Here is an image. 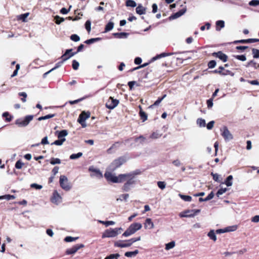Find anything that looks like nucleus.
I'll use <instances>...</instances> for the list:
<instances>
[{
	"mask_svg": "<svg viewBox=\"0 0 259 259\" xmlns=\"http://www.w3.org/2000/svg\"><path fill=\"white\" fill-rule=\"evenodd\" d=\"M104 177L108 182L113 183H121L124 182V178L125 176L124 174H120L118 176H116L111 172L106 171Z\"/></svg>",
	"mask_w": 259,
	"mask_h": 259,
	"instance_id": "obj_1",
	"label": "nucleus"
},
{
	"mask_svg": "<svg viewBox=\"0 0 259 259\" xmlns=\"http://www.w3.org/2000/svg\"><path fill=\"white\" fill-rule=\"evenodd\" d=\"M142 224L139 223L132 224L122 234V236L128 237L135 234L137 231L142 228Z\"/></svg>",
	"mask_w": 259,
	"mask_h": 259,
	"instance_id": "obj_2",
	"label": "nucleus"
},
{
	"mask_svg": "<svg viewBox=\"0 0 259 259\" xmlns=\"http://www.w3.org/2000/svg\"><path fill=\"white\" fill-rule=\"evenodd\" d=\"M126 182L124 184L122 187V190L125 192L129 191L134 185L136 184V181L135 178L132 177H125L124 178V182Z\"/></svg>",
	"mask_w": 259,
	"mask_h": 259,
	"instance_id": "obj_3",
	"label": "nucleus"
},
{
	"mask_svg": "<svg viewBox=\"0 0 259 259\" xmlns=\"http://www.w3.org/2000/svg\"><path fill=\"white\" fill-rule=\"evenodd\" d=\"M122 230V228H115L114 229L110 228L106 230L102 234V238H111L115 237L118 234L121 233V231Z\"/></svg>",
	"mask_w": 259,
	"mask_h": 259,
	"instance_id": "obj_4",
	"label": "nucleus"
},
{
	"mask_svg": "<svg viewBox=\"0 0 259 259\" xmlns=\"http://www.w3.org/2000/svg\"><path fill=\"white\" fill-rule=\"evenodd\" d=\"M72 49H69L67 50L65 52V53L62 56V62H59L56 64V66H58V68L60 66L61 64L69 59L71 57L73 56L74 54H76L77 52H79L81 51V45L78 46L77 47V50L76 52L73 53L72 52Z\"/></svg>",
	"mask_w": 259,
	"mask_h": 259,
	"instance_id": "obj_5",
	"label": "nucleus"
},
{
	"mask_svg": "<svg viewBox=\"0 0 259 259\" xmlns=\"http://www.w3.org/2000/svg\"><path fill=\"white\" fill-rule=\"evenodd\" d=\"M126 161V159L124 156L118 157V158L113 160V161L109 165V169L111 171L115 170L116 168H118L124 162H125Z\"/></svg>",
	"mask_w": 259,
	"mask_h": 259,
	"instance_id": "obj_6",
	"label": "nucleus"
},
{
	"mask_svg": "<svg viewBox=\"0 0 259 259\" xmlns=\"http://www.w3.org/2000/svg\"><path fill=\"white\" fill-rule=\"evenodd\" d=\"M33 118V115H27L24 118L17 119L15 121V123L19 127H25L29 123Z\"/></svg>",
	"mask_w": 259,
	"mask_h": 259,
	"instance_id": "obj_7",
	"label": "nucleus"
},
{
	"mask_svg": "<svg viewBox=\"0 0 259 259\" xmlns=\"http://www.w3.org/2000/svg\"><path fill=\"white\" fill-rule=\"evenodd\" d=\"M89 170L91 172V177L97 179H101L103 178L102 172L99 169L92 166L89 167Z\"/></svg>",
	"mask_w": 259,
	"mask_h": 259,
	"instance_id": "obj_8",
	"label": "nucleus"
},
{
	"mask_svg": "<svg viewBox=\"0 0 259 259\" xmlns=\"http://www.w3.org/2000/svg\"><path fill=\"white\" fill-rule=\"evenodd\" d=\"M60 184L62 189L66 191L70 189V186L68 183L67 178L65 176H61L59 180Z\"/></svg>",
	"mask_w": 259,
	"mask_h": 259,
	"instance_id": "obj_9",
	"label": "nucleus"
},
{
	"mask_svg": "<svg viewBox=\"0 0 259 259\" xmlns=\"http://www.w3.org/2000/svg\"><path fill=\"white\" fill-rule=\"evenodd\" d=\"M221 131H222L221 135L226 142H228L233 139L232 134L229 131L227 127L224 126Z\"/></svg>",
	"mask_w": 259,
	"mask_h": 259,
	"instance_id": "obj_10",
	"label": "nucleus"
},
{
	"mask_svg": "<svg viewBox=\"0 0 259 259\" xmlns=\"http://www.w3.org/2000/svg\"><path fill=\"white\" fill-rule=\"evenodd\" d=\"M118 100L115 99L113 98L110 97L106 103V106L108 109H113L118 105Z\"/></svg>",
	"mask_w": 259,
	"mask_h": 259,
	"instance_id": "obj_11",
	"label": "nucleus"
},
{
	"mask_svg": "<svg viewBox=\"0 0 259 259\" xmlns=\"http://www.w3.org/2000/svg\"><path fill=\"white\" fill-rule=\"evenodd\" d=\"M114 246L120 248H124L130 247L131 245L128 240L125 241L118 240L114 243Z\"/></svg>",
	"mask_w": 259,
	"mask_h": 259,
	"instance_id": "obj_12",
	"label": "nucleus"
},
{
	"mask_svg": "<svg viewBox=\"0 0 259 259\" xmlns=\"http://www.w3.org/2000/svg\"><path fill=\"white\" fill-rule=\"evenodd\" d=\"M213 57H218L220 60H222L224 62H226L227 61V56L224 54L222 51H219L218 52H214L212 54Z\"/></svg>",
	"mask_w": 259,
	"mask_h": 259,
	"instance_id": "obj_13",
	"label": "nucleus"
},
{
	"mask_svg": "<svg viewBox=\"0 0 259 259\" xmlns=\"http://www.w3.org/2000/svg\"><path fill=\"white\" fill-rule=\"evenodd\" d=\"M186 12V8L182 9L180 10H179L178 12L174 13V14L171 15L169 17V20H174L177 18H179L183 15H184L185 12Z\"/></svg>",
	"mask_w": 259,
	"mask_h": 259,
	"instance_id": "obj_14",
	"label": "nucleus"
},
{
	"mask_svg": "<svg viewBox=\"0 0 259 259\" xmlns=\"http://www.w3.org/2000/svg\"><path fill=\"white\" fill-rule=\"evenodd\" d=\"M81 248V244H77L72 247L67 249L66 251V254H73Z\"/></svg>",
	"mask_w": 259,
	"mask_h": 259,
	"instance_id": "obj_15",
	"label": "nucleus"
},
{
	"mask_svg": "<svg viewBox=\"0 0 259 259\" xmlns=\"http://www.w3.org/2000/svg\"><path fill=\"white\" fill-rule=\"evenodd\" d=\"M259 39L256 38H249L247 39H241L239 40H236L234 41L235 44H238V43H253L255 42H258Z\"/></svg>",
	"mask_w": 259,
	"mask_h": 259,
	"instance_id": "obj_16",
	"label": "nucleus"
},
{
	"mask_svg": "<svg viewBox=\"0 0 259 259\" xmlns=\"http://www.w3.org/2000/svg\"><path fill=\"white\" fill-rule=\"evenodd\" d=\"M61 197L57 191H55L53 194V197L52 198V202L54 203L58 204L61 202Z\"/></svg>",
	"mask_w": 259,
	"mask_h": 259,
	"instance_id": "obj_17",
	"label": "nucleus"
},
{
	"mask_svg": "<svg viewBox=\"0 0 259 259\" xmlns=\"http://www.w3.org/2000/svg\"><path fill=\"white\" fill-rule=\"evenodd\" d=\"M236 227L234 226L232 227H227L223 229H218L216 231L217 233L220 234V233H223L225 232H230V231H233L235 230Z\"/></svg>",
	"mask_w": 259,
	"mask_h": 259,
	"instance_id": "obj_18",
	"label": "nucleus"
},
{
	"mask_svg": "<svg viewBox=\"0 0 259 259\" xmlns=\"http://www.w3.org/2000/svg\"><path fill=\"white\" fill-rule=\"evenodd\" d=\"M175 53H162L159 55H156V56L154 57L153 58H152V61H155L157 59H160L162 57H167V56H171L174 54H175Z\"/></svg>",
	"mask_w": 259,
	"mask_h": 259,
	"instance_id": "obj_19",
	"label": "nucleus"
},
{
	"mask_svg": "<svg viewBox=\"0 0 259 259\" xmlns=\"http://www.w3.org/2000/svg\"><path fill=\"white\" fill-rule=\"evenodd\" d=\"M144 227L146 229H152L154 227L153 223L152 222V220L150 218H148L146 220L145 223L144 224Z\"/></svg>",
	"mask_w": 259,
	"mask_h": 259,
	"instance_id": "obj_20",
	"label": "nucleus"
},
{
	"mask_svg": "<svg viewBox=\"0 0 259 259\" xmlns=\"http://www.w3.org/2000/svg\"><path fill=\"white\" fill-rule=\"evenodd\" d=\"M56 134H57V137L58 139H63L65 138V137H66L68 135V132L67 130H62L61 131H57L56 132Z\"/></svg>",
	"mask_w": 259,
	"mask_h": 259,
	"instance_id": "obj_21",
	"label": "nucleus"
},
{
	"mask_svg": "<svg viewBox=\"0 0 259 259\" xmlns=\"http://www.w3.org/2000/svg\"><path fill=\"white\" fill-rule=\"evenodd\" d=\"M113 35L116 38H126L128 35V33L126 32H119V33H114Z\"/></svg>",
	"mask_w": 259,
	"mask_h": 259,
	"instance_id": "obj_22",
	"label": "nucleus"
},
{
	"mask_svg": "<svg viewBox=\"0 0 259 259\" xmlns=\"http://www.w3.org/2000/svg\"><path fill=\"white\" fill-rule=\"evenodd\" d=\"M136 10L137 13L139 15L144 14L146 13V8H144L141 5H139Z\"/></svg>",
	"mask_w": 259,
	"mask_h": 259,
	"instance_id": "obj_23",
	"label": "nucleus"
},
{
	"mask_svg": "<svg viewBox=\"0 0 259 259\" xmlns=\"http://www.w3.org/2000/svg\"><path fill=\"white\" fill-rule=\"evenodd\" d=\"M141 174V171L139 169H137L135 171L131 172L127 174H124L125 177H132L133 178L135 179V176Z\"/></svg>",
	"mask_w": 259,
	"mask_h": 259,
	"instance_id": "obj_24",
	"label": "nucleus"
},
{
	"mask_svg": "<svg viewBox=\"0 0 259 259\" xmlns=\"http://www.w3.org/2000/svg\"><path fill=\"white\" fill-rule=\"evenodd\" d=\"M252 67L254 69H256L258 68L259 64L257 63L254 60H252L249 61L246 65V67Z\"/></svg>",
	"mask_w": 259,
	"mask_h": 259,
	"instance_id": "obj_25",
	"label": "nucleus"
},
{
	"mask_svg": "<svg viewBox=\"0 0 259 259\" xmlns=\"http://www.w3.org/2000/svg\"><path fill=\"white\" fill-rule=\"evenodd\" d=\"M139 253V250L136 249L133 251H127L124 254V255L127 257H132L135 256Z\"/></svg>",
	"mask_w": 259,
	"mask_h": 259,
	"instance_id": "obj_26",
	"label": "nucleus"
},
{
	"mask_svg": "<svg viewBox=\"0 0 259 259\" xmlns=\"http://www.w3.org/2000/svg\"><path fill=\"white\" fill-rule=\"evenodd\" d=\"M216 30L220 31L221 28H223L225 26V22L223 20H218L216 22Z\"/></svg>",
	"mask_w": 259,
	"mask_h": 259,
	"instance_id": "obj_27",
	"label": "nucleus"
},
{
	"mask_svg": "<svg viewBox=\"0 0 259 259\" xmlns=\"http://www.w3.org/2000/svg\"><path fill=\"white\" fill-rule=\"evenodd\" d=\"M139 108H140V111L139 112L140 116L141 119L142 120V121L144 122L147 119V115L146 113L142 110L141 106H139Z\"/></svg>",
	"mask_w": 259,
	"mask_h": 259,
	"instance_id": "obj_28",
	"label": "nucleus"
},
{
	"mask_svg": "<svg viewBox=\"0 0 259 259\" xmlns=\"http://www.w3.org/2000/svg\"><path fill=\"white\" fill-rule=\"evenodd\" d=\"M129 197V194H124L120 195L118 198H116V201H122L123 200L126 201L127 199Z\"/></svg>",
	"mask_w": 259,
	"mask_h": 259,
	"instance_id": "obj_29",
	"label": "nucleus"
},
{
	"mask_svg": "<svg viewBox=\"0 0 259 259\" xmlns=\"http://www.w3.org/2000/svg\"><path fill=\"white\" fill-rule=\"evenodd\" d=\"M100 40H101V38H100V37L93 38H91V39L85 40L84 41V43H85L88 45H91L94 42H97Z\"/></svg>",
	"mask_w": 259,
	"mask_h": 259,
	"instance_id": "obj_30",
	"label": "nucleus"
},
{
	"mask_svg": "<svg viewBox=\"0 0 259 259\" xmlns=\"http://www.w3.org/2000/svg\"><path fill=\"white\" fill-rule=\"evenodd\" d=\"M114 27V23L112 22H109L106 25L105 28V32H108L111 30Z\"/></svg>",
	"mask_w": 259,
	"mask_h": 259,
	"instance_id": "obj_31",
	"label": "nucleus"
},
{
	"mask_svg": "<svg viewBox=\"0 0 259 259\" xmlns=\"http://www.w3.org/2000/svg\"><path fill=\"white\" fill-rule=\"evenodd\" d=\"M233 180V176L232 175L229 176L227 178L225 182V184L228 187L231 186L233 184L232 180Z\"/></svg>",
	"mask_w": 259,
	"mask_h": 259,
	"instance_id": "obj_32",
	"label": "nucleus"
},
{
	"mask_svg": "<svg viewBox=\"0 0 259 259\" xmlns=\"http://www.w3.org/2000/svg\"><path fill=\"white\" fill-rule=\"evenodd\" d=\"M197 124L199 127H205L206 125L205 120L202 118H198L197 120Z\"/></svg>",
	"mask_w": 259,
	"mask_h": 259,
	"instance_id": "obj_33",
	"label": "nucleus"
},
{
	"mask_svg": "<svg viewBox=\"0 0 259 259\" xmlns=\"http://www.w3.org/2000/svg\"><path fill=\"white\" fill-rule=\"evenodd\" d=\"M180 198L185 201L190 202L192 200V197L190 196L185 195L181 194H179Z\"/></svg>",
	"mask_w": 259,
	"mask_h": 259,
	"instance_id": "obj_34",
	"label": "nucleus"
},
{
	"mask_svg": "<svg viewBox=\"0 0 259 259\" xmlns=\"http://www.w3.org/2000/svg\"><path fill=\"white\" fill-rule=\"evenodd\" d=\"M66 140L65 138L63 139H59L55 141L53 143H52V145H55L57 146H61L63 144L64 142Z\"/></svg>",
	"mask_w": 259,
	"mask_h": 259,
	"instance_id": "obj_35",
	"label": "nucleus"
},
{
	"mask_svg": "<svg viewBox=\"0 0 259 259\" xmlns=\"http://www.w3.org/2000/svg\"><path fill=\"white\" fill-rule=\"evenodd\" d=\"M55 116V114H48V115H47L46 116L39 117L37 119L39 121H41V120H46V119H49V118H53V117H54Z\"/></svg>",
	"mask_w": 259,
	"mask_h": 259,
	"instance_id": "obj_36",
	"label": "nucleus"
},
{
	"mask_svg": "<svg viewBox=\"0 0 259 259\" xmlns=\"http://www.w3.org/2000/svg\"><path fill=\"white\" fill-rule=\"evenodd\" d=\"M125 5L127 7H131L132 8H134L137 6L136 3L133 0H127L126 1Z\"/></svg>",
	"mask_w": 259,
	"mask_h": 259,
	"instance_id": "obj_37",
	"label": "nucleus"
},
{
	"mask_svg": "<svg viewBox=\"0 0 259 259\" xmlns=\"http://www.w3.org/2000/svg\"><path fill=\"white\" fill-rule=\"evenodd\" d=\"M175 246V242L172 241L165 244V249L166 250H168L174 248Z\"/></svg>",
	"mask_w": 259,
	"mask_h": 259,
	"instance_id": "obj_38",
	"label": "nucleus"
},
{
	"mask_svg": "<svg viewBox=\"0 0 259 259\" xmlns=\"http://www.w3.org/2000/svg\"><path fill=\"white\" fill-rule=\"evenodd\" d=\"M15 198V196L14 195H9V194L0 196V200L5 199L8 200H9L11 199H14Z\"/></svg>",
	"mask_w": 259,
	"mask_h": 259,
	"instance_id": "obj_39",
	"label": "nucleus"
},
{
	"mask_svg": "<svg viewBox=\"0 0 259 259\" xmlns=\"http://www.w3.org/2000/svg\"><path fill=\"white\" fill-rule=\"evenodd\" d=\"M208 236L214 241H216L217 237L213 230L210 231L208 233Z\"/></svg>",
	"mask_w": 259,
	"mask_h": 259,
	"instance_id": "obj_40",
	"label": "nucleus"
},
{
	"mask_svg": "<svg viewBox=\"0 0 259 259\" xmlns=\"http://www.w3.org/2000/svg\"><path fill=\"white\" fill-rule=\"evenodd\" d=\"M224 69V68L223 66H220L219 67L218 69H216L213 71L214 73H219L220 74H222L223 75H226L227 74V73L223 72V70Z\"/></svg>",
	"mask_w": 259,
	"mask_h": 259,
	"instance_id": "obj_41",
	"label": "nucleus"
},
{
	"mask_svg": "<svg viewBox=\"0 0 259 259\" xmlns=\"http://www.w3.org/2000/svg\"><path fill=\"white\" fill-rule=\"evenodd\" d=\"M79 237H73L71 236H67L64 238V241L66 242H70L76 241Z\"/></svg>",
	"mask_w": 259,
	"mask_h": 259,
	"instance_id": "obj_42",
	"label": "nucleus"
},
{
	"mask_svg": "<svg viewBox=\"0 0 259 259\" xmlns=\"http://www.w3.org/2000/svg\"><path fill=\"white\" fill-rule=\"evenodd\" d=\"M252 54L253 58L257 59L259 58V50L253 48L252 49Z\"/></svg>",
	"mask_w": 259,
	"mask_h": 259,
	"instance_id": "obj_43",
	"label": "nucleus"
},
{
	"mask_svg": "<svg viewBox=\"0 0 259 259\" xmlns=\"http://www.w3.org/2000/svg\"><path fill=\"white\" fill-rule=\"evenodd\" d=\"M119 256L120 255L118 253L111 254L107 256L104 259H118Z\"/></svg>",
	"mask_w": 259,
	"mask_h": 259,
	"instance_id": "obj_44",
	"label": "nucleus"
},
{
	"mask_svg": "<svg viewBox=\"0 0 259 259\" xmlns=\"http://www.w3.org/2000/svg\"><path fill=\"white\" fill-rule=\"evenodd\" d=\"M99 222L100 223L105 225L106 226V227H108L110 225H113L115 224V222L114 221H99Z\"/></svg>",
	"mask_w": 259,
	"mask_h": 259,
	"instance_id": "obj_45",
	"label": "nucleus"
},
{
	"mask_svg": "<svg viewBox=\"0 0 259 259\" xmlns=\"http://www.w3.org/2000/svg\"><path fill=\"white\" fill-rule=\"evenodd\" d=\"M85 28L88 33H90L91 30V22L90 20H88L85 23Z\"/></svg>",
	"mask_w": 259,
	"mask_h": 259,
	"instance_id": "obj_46",
	"label": "nucleus"
},
{
	"mask_svg": "<svg viewBox=\"0 0 259 259\" xmlns=\"http://www.w3.org/2000/svg\"><path fill=\"white\" fill-rule=\"evenodd\" d=\"M50 163L52 165H55L56 164H60L61 163V160L60 159L57 158H52L51 159Z\"/></svg>",
	"mask_w": 259,
	"mask_h": 259,
	"instance_id": "obj_47",
	"label": "nucleus"
},
{
	"mask_svg": "<svg viewBox=\"0 0 259 259\" xmlns=\"http://www.w3.org/2000/svg\"><path fill=\"white\" fill-rule=\"evenodd\" d=\"M211 175L212 176L214 181L217 182H221L220 176L218 174H214L213 172H211Z\"/></svg>",
	"mask_w": 259,
	"mask_h": 259,
	"instance_id": "obj_48",
	"label": "nucleus"
},
{
	"mask_svg": "<svg viewBox=\"0 0 259 259\" xmlns=\"http://www.w3.org/2000/svg\"><path fill=\"white\" fill-rule=\"evenodd\" d=\"M55 22L57 24H60L61 22L64 21L63 18L60 17L59 16H56L55 17Z\"/></svg>",
	"mask_w": 259,
	"mask_h": 259,
	"instance_id": "obj_49",
	"label": "nucleus"
},
{
	"mask_svg": "<svg viewBox=\"0 0 259 259\" xmlns=\"http://www.w3.org/2000/svg\"><path fill=\"white\" fill-rule=\"evenodd\" d=\"M161 135L158 133V132H153L151 135L150 136V138L151 139H158L161 137Z\"/></svg>",
	"mask_w": 259,
	"mask_h": 259,
	"instance_id": "obj_50",
	"label": "nucleus"
},
{
	"mask_svg": "<svg viewBox=\"0 0 259 259\" xmlns=\"http://www.w3.org/2000/svg\"><path fill=\"white\" fill-rule=\"evenodd\" d=\"M227 191V189L226 188H221L218 191L216 195L218 197H219L220 195L225 193Z\"/></svg>",
	"mask_w": 259,
	"mask_h": 259,
	"instance_id": "obj_51",
	"label": "nucleus"
},
{
	"mask_svg": "<svg viewBox=\"0 0 259 259\" xmlns=\"http://www.w3.org/2000/svg\"><path fill=\"white\" fill-rule=\"evenodd\" d=\"M120 145V143L118 142L115 143L113 144L112 146L108 149V152L109 153L110 151L112 149H117L119 148V146Z\"/></svg>",
	"mask_w": 259,
	"mask_h": 259,
	"instance_id": "obj_52",
	"label": "nucleus"
},
{
	"mask_svg": "<svg viewBox=\"0 0 259 259\" xmlns=\"http://www.w3.org/2000/svg\"><path fill=\"white\" fill-rule=\"evenodd\" d=\"M28 15H29V13H28L20 15L19 16V19L20 20H21L23 22H25L26 21V19L28 16Z\"/></svg>",
	"mask_w": 259,
	"mask_h": 259,
	"instance_id": "obj_53",
	"label": "nucleus"
},
{
	"mask_svg": "<svg viewBox=\"0 0 259 259\" xmlns=\"http://www.w3.org/2000/svg\"><path fill=\"white\" fill-rule=\"evenodd\" d=\"M81 157V152H78L77 154H72L70 156L71 159H75Z\"/></svg>",
	"mask_w": 259,
	"mask_h": 259,
	"instance_id": "obj_54",
	"label": "nucleus"
},
{
	"mask_svg": "<svg viewBox=\"0 0 259 259\" xmlns=\"http://www.w3.org/2000/svg\"><path fill=\"white\" fill-rule=\"evenodd\" d=\"M24 163L21 160H18L15 164V167L17 169H21Z\"/></svg>",
	"mask_w": 259,
	"mask_h": 259,
	"instance_id": "obj_55",
	"label": "nucleus"
},
{
	"mask_svg": "<svg viewBox=\"0 0 259 259\" xmlns=\"http://www.w3.org/2000/svg\"><path fill=\"white\" fill-rule=\"evenodd\" d=\"M235 58L242 61H245L246 60V56L244 55H237L235 56Z\"/></svg>",
	"mask_w": 259,
	"mask_h": 259,
	"instance_id": "obj_56",
	"label": "nucleus"
},
{
	"mask_svg": "<svg viewBox=\"0 0 259 259\" xmlns=\"http://www.w3.org/2000/svg\"><path fill=\"white\" fill-rule=\"evenodd\" d=\"M70 38L74 41H78L80 40V37L77 34H72L70 36Z\"/></svg>",
	"mask_w": 259,
	"mask_h": 259,
	"instance_id": "obj_57",
	"label": "nucleus"
},
{
	"mask_svg": "<svg viewBox=\"0 0 259 259\" xmlns=\"http://www.w3.org/2000/svg\"><path fill=\"white\" fill-rule=\"evenodd\" d=\"M162 101V99H160V98H159L153 104L151 105V106H150L149 107V108H153L154 106H158L160 103Z\"/></svg>",
	"mask_w": 259,
	"mask_h": 259,
	"instance_id": "obj_58",
	"label": "nucleus"
},
{
	"mask_svg": "<svg viewBox=\"0 0 259 259\" xmlns=\"http://www.w3.org/2000/svg\"><path fill=\"white\" fill-rule=\"evenodd\" d=\"M79 66V63L76 60H73L72 62V68L74 70H77Z\"/></svg>",
	"mask_w": 259,
	"mask_h": 259,
	"instance_id": "obj_59",
	"label": "nucleus"
},
{
	"mask_svg": "<svg viewBox=\"0 0 259 259\" xmlns=\"http://www.w3.org/2000/svg\"><path fill=\"white\" fill-rule=\"evenodd\" d=\"M216 66V62L214 60L210 61L208 63L209 68H213Z\"/></svg>",
	"mask_w": 259,
	"mask_h": 259,
	"instance_id": "obj_60",
	"label": "nucleus"
},
{
	"mask_svg": "<svg viewBox=\"0 0 259 259\" xmlns=\"http://www.w3.org/2000/svg\"><path fill=\"white\" fill-rule=\"evenodd\" d=\"M157 185L159 188L163 190L165 188L166 184L164 182L159 181L157 182Z\"/></svg>",
	"mask_w": 259,
	"mask_h": 259,
	"instance_id": "obj_61",
	"label": "nucleus"
},
{
	"mask_svg": "<svg viewBox=\"0 0 259 259\" xmlns=\"http://www.w3.org/2000/svg\"><path fill=\"white\" fill-rule=\"evenodd\" d=\"M30 187L31 188H35L38 190H40L42 188V186L41 185L37 184L36 183L31 184Z\"/></svg>",
	"mask_w": 259,
	"mask_h": 259,
	"instance_id": "obj_62",
	"label": "nucleus"
},
{
	"mask_svg": "<svg viewBox=\"0 0 259 259\" xmlns=\"http://www.w3.org/2000/svg\"><path fill=\"white\" fill-rule=\"evenodd\" d=\"M249 5L251 6H256L259 5L258 0H252L249 2Z\"/></svg>",
	"mask_w": 259,
	"mask_h": 259,
	"instance_id": "obj_63",
	"label": "nucleus"
},
{
	"mask_svg": "<svg viewBox=\"0 0 259 259\" xmlns=\"http://www.w3.org/2000/svg\"><path fill=\"white\" fill-rule=\"evenodd\" d=\"M82 113H83V120H85L90 117L91 114L90 112L82 111Z\"/></svg>",
	"mask_w": 259,
	"mask_h": 259,
	"instance_id": "obj_64",
	"label": "nucleus"
}]
</instances>
